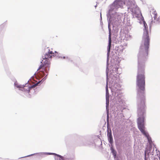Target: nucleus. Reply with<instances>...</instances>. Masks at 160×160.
Listing matches in <instances>:
<instances>
[{
    "label": "nucleus",
    "mask_w": 160,
    "mask_h": 160,
    "mask_svg": "<svg viewBox=\"0 0 160 160\" xmlns=\"http://www.w3.org/2000/svg\"><path fill=\"white\" fill-rule=\"evenodd\" d=\"M138 125V127L139 130L142 132V133L145 136L148 137V135L147 133L145 131V128L144 127V124Z\"/></svg>",
    "instance_id": "obj_4"
},
{
    "label": "nucleus",
    "mask_w": 160,
    "mask_h": 160,
    "mask_svg": "<svg viewBox=\"0 0 160 160\" xmlns=\"http://www.w3.org/2000/svg\"><path fill=\"white\" fill-rule=\"evenodd\" d=\"M57 54L58 52L56 51L54 53L52 50L50 51L49 50L48 53L45 55L44 58L41 62V65L38 69V71L39 70L38 74L39 78H38L37 76L35 75V78L36 79L39 80L41 78H42L45 76L44 72L48 73V71L49 70L50 64L49 59L51 58L52 56L57 55Z\"/></svg>",
    "instance_id": "obj_2"
},
{
    "label": "nucleus",
    "mask_w": 160,
    "mask_h": 160,
    "mask_svg": "<svg viewBox=\"0 0 160 160\" xmlns=\"http://www.w3.org/2000/svg\"><path fill=\"white\" fill-rule=\"evenodd\" d=\"M63 58L64 59H65V58H66V57H63Z\"/></svg>",
    "instance_id": "obj_20"
},
{
    "label": "nucleus",
    "mask_w": 160,
    "mask_h": 160,
    "mask_svg": "<svg viewBox=\"0 0 160 160\" xmlns=\"http://www.w3.org/2000/svg\"><path fill=\"white\" fill-rule=\"evenodd\" d=\"M108 136L109 142L111 143H112L113 142V139L112 135V133H109L108 134Z\"/></svg>",
    "instance_id": "obj_10"
},
{
    "label": "nucleus",
    "mask_w": 160,
    "mask_h": 160,
    "mask_svg": "<svg viewBox=\"0 0 160 160\" xmlns=\"http://www.w3.org/2000/svg\"><path fill=\"white\" fill-rule=\"evenodd\" d=\"M34 77H32V80H34Z\"/></svg>",
    "instance_id": "obj_17"
},
{
    "label": "nucleus",
    "mask_w": 160,
    "mask_h": 160,
    "mask_svg": "<svg viewBox=\"0 0 160 160\" xmlns=\"http://www.w3.org/2000/svg\"><path fill=\"white\" fill-rule=\"evenodd\" d=\"M46 76H47V75H46L45 77H44L43 78H42V80H45L47 78H46Z\"/></svg>",
    "instance_id": "obj_14"
},
{
    "label": "nucleus",
    "mask_w": 160,
    "mask_h": 160,
    "mask_svg": "<svg viewBox=\"0 0 160 160\" xmlns=\"http://www.w3.org/2000/svg\"><path fill=\"white\" fill-rule=\"evenodd\" d=\"M150 40L148 32L146 29L144 31L142 42L138 56V65L140 67L144 63L147 59Z\"/></svg>",
    "instance_id": "obj_1"
},
{
    "label": "nucleus",
    "mask_w": 160,
    "mask_h": 160,
    "mask_svg": "<svg viewBox=\"0 0 160 160\" xmlns=\"http://www.w3.org/2000/svg\"><path fill=\"white\" fill-rule=\"evenodd\" d=\"M129 1H130L131 2H132V3H130V5L131 6L132 5V4L134 6H135L136 5H135V2L134 1V0H129Z\"/></svg>",
    "instance_id": "obj_12"
},
{
    "label": "nucleus",
    "mask_w": 160,
    "mask_h": 160,
    "mask_svg": "<svg viewBox=\"0 0 160 160\" xmlns=\"http://www.w3.org/2000/svg\"><path fill=\"white\" fill-rule=\"evenodd\" d=\"M108 83V81H107V88H106V94H107L108 93V88H107Z\"/></svg>",
    "instance_id": "obj_13"
},
{
    "label": "nucleus",
    "mask_w": 160,
    "mask_h": 160,
    "mask_svg": "<svg viewBox=\"0 0 160 160\" xmlns=\"http://www.w3.org/2000/svg\"><path fill=\"white\" fill-rule=\"evenodd\" d=\"M111 34L110 31H109V45H108V52H110V48L111 47Z\"/></svg>",
    "instance_id": "obj_7"
},
{
    "label": "nucleus",
    "mask_w": 160,
    "mask_h": 160,
    "mask_svg": "<svg viewBox=\"0 0 160 160\" xmlns=\"http://www.w3.org/2000/svg\"><path fill=\"white\" fill-rule=\"evenodd\" d=\"M153 14L154 15L153 18L154 20H156L157 19V13L156 12V11L155 10H153Z\"/></svg>",
    "instance_id": "obj_11"
},
{
    "label": "nucleus",
    "mask_w": 160,
    "mask_h": 160,
    "mask_svg": "<svg viewBox=\"0 0 160 160\" xmlns=\"http://www.w3.org/2000/svg\"><path fill=\"white\" fill-rule=\"evenodd\" d=\"M146 152H145V157H146Z\"/></svg>",
    "instance_id": "obj_18"
},
{
    "label": "nucleus",
    "mask_w": 160,
    "mask_h": 160,
    "mask_svg": "<svg viewBox=\"0 0 160 160\" xmlns=\"http://www.w3.org/2000/svg\"><path fill=\"white\" fill-rule=\"evenodd\" d=\"M41 81H39L36 84H34L33 85H31L30 86L28 87V90H27L28 92L29 93L30 92V90L31 88H35L38 84V83L41 82Z\"/></svg>",
    "instance_id": "obj_8"
},
{
    "label": "nucleus",
    "mask_w": 160,
    "mask_h": 160,
    "mask_svg": "<svg viewBox=\"0 0 160 160\" xmlns=\"http://www.w3.org/2000/svg\"><path fill=\"white\" fill-rule=\"evenodd\" d=\"M15 86L17 87H20V86L19 85H17L16 84V82H15Z\"/></svg>",
    "instance_id": "obj_15"
},
{
    "label": "nucleus",
    "mask_w": 160,
    "mask_h": 160,
    "mask_svg": "<svg viewBox=\"0 0 160 160\" xmlns=\"http://www.w3.org/2000/svg\"><path fill=\"white\" fill-rule=\"evenodd\" d=\"M108 98L107 96H106L107 104V100H108Z\"/></svg>",
    "instance_id": "obj_16"
},
{
    "label": "nucleus",
    "mask_w": 160,
    "mask_h": 160,
    "mask_svg": "<svg viewBox=\"0 0 160 160\" xmlns=\"http://www.w3.org/2000/svg\"><path fill=\"white\" fill-rule=\"evenodd\" d=\"M144 118L143 116L138 118V125L144 124Z\"/></svg>",
    "instance_id": "obj_6"
},
{
    "label": "nucleus",
    "mask_w": 160,
    "mask_h": 160,
    "mask_svg": "<svg viewBox=\"0 0 160 160\" xmlns=\"http://www.w3.org/2000/svg\"><path fill=\"white\" fill-rule=\"evenodd\" d=\"M52 154L53 155H55L58 157L59 158V160H69V158H63V157L62 156H61L58 155V154H57L53 153Z\"/></svg>",
    "instance_id": "obj_9"
},
{
    "label": "nucleus",
    "mask_w": 160,
    "mask_h": 160,
    "mask_svg": "<svg viewBox=\"0 0 160 160\" xmlns=\"http://www.w3.org/2000/svg\"><path fill=\"white\" fill-rule=\"evenodd\" d=\"M145 27H146V26L145 25V24H144ZM145 28H146V27H145Z\"/></svg>",
    "instance_id": "obj_21"
},
{
    "label": "nucleus",
    "mask_w": 160,
    "mask_h": 160,
    "mask_svg": "<svg viewBox=\"0 0 160 160\" xmlns=\"http://www.w3.org/2000/svg\"><path fill=\"white\" fill-rule=\"evenodd\" d=\"M158 21L159 22H160V18H158Z\"/></svg>",
    "instance_id": "obj_19"
},
{
    "label": "nucleus",
    "mask_w": 160,
    "mask_h": 160,
    "mask_svg": "<svg viewBox=\"0 0 160 160\" xmlns=\"http://www.w3.org/2000/svg\"><path fill=\"white\" fill-rule=\"evenodd\" d=\"M145 81H137V85L138 87L137 93L138 97V106L140 109H143L145 107Z\"/></svg>",
    "instance_id": "obj_3"
},
{
    "label": "nucleus",
    "mask_w": 160,
    "mask_h": 160,
    "mask_svg": "<svg viewBox=\"0 0 160 160\" xmlns=\"http://www.w3.org/2000/svg\"><path fill=\"white\" fill-rule=\"evenodd\" d=\"M23 89H24V90L25 89V88H23Z\"/></svg>",
    "instance_id": "obj_22"
},
{
    "label": "nucleus",
    "mask_w": 160,
    "mask_h": 160,
    "mask_svg": "<svg viewBox=\"0 0 160 160\" xmlns=\"http://www.w3.org/2000/svg\"><path fill=\"white\" fill-rule=\"evenodd\" d=\"M144 74L143 71L142 72L139 71L137 76V80H144L145 78Z\"/></svg>",
    "instance_id": "obj_5"
}]
</instances>
